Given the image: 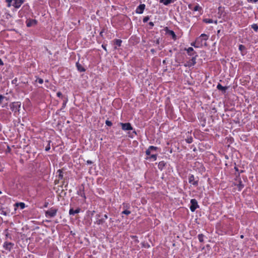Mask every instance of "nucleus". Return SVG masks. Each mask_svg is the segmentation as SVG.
Instances as JSON below:
<instances>
[{
    "mask_svg": "<svg viewBox=\"0 0 258 258\" xmlns=\"http://www.w3.org/2000/svg\"><path fill=\"white\" fill-rule=\"evenodd\" d=\"M92 162L91 160H87V164H92Z\"/></svg>",
    "mask_w": 258,
    "mask_h": 258,
    "instance_id": "obj_43",
    "label": "nucleus"
},
{
    "mask_svg": "<svg viewBox=\"0 0 258 258\" xmlns=\"http://www.w3.org/2000/svg\"><path fill=\"white\" fill-rule=\"evenodd\" d=\"M6 2L8 3V7H10L12 6V2H13V0H6Z\"/></svg>",
    "mask_w": 258,
    "mask_h": 258,
    "instance_id": "obj_28",
    "label": "nucleus"
},
{
    "mask_svg": "<svg viewBox=\"0 0 258 258\" xmlns=\"http://www.w3.org/2000/svg\"><path fill=\"white\" fill-rule=\"evenodd\" d=\"M14 245V244L12 242H5L4 243L3 247L5 249L10 251L13 248Z\"/></svg>",
    "mask_w": 258,
    "mask_h": 258,
    "instance_id": "obj_8",
    "label": "nucleus"
},
{
    "mask_svg": "<svg viewBox=\"0 0 258 258\" xmlns=\"http://www.w3.org/2000/svg\"><path fill=\"white\" fill-rule=\"evenodd\" d=\"M5 98V97L2 95H0V104H1L4 100V99Z\"/></svg>",
    "mask_w": 258,
    "mask_h": 258,
    "instance_id": "obj_32",
    "label": "nucleus"
},
{
    "mask_svg": "<svg viewBox=\"0 0 258 258\" xmlns=\"http://www.w3.org/2000/svg\"><path fill=\"white\" fill-rule=\"evenodd\" d=\"M56 95H57V96L58 97H60L62 96V94H61V93L60 92H58L56 93Z\"/></svg>",
    "mask_w": 258,
    "mask_h": 258,
    "instance_id": "obj_40",
    "label": "nucleus"
},
{
    "mask_svg": "<svg viewBox=\"0 0 258 258\" xmlns=\"http://www.w3.org/2000/svg\"><path fill=\"white\" fill-rule=\"evenodd\" d=\"M76 67L78 70L80 72H83L85 71V69L82 67V66L79 62L76 63Z\"/></svg>",
    "mask_w": 258,
    "mask_h": 258,
    "instance_id": "obj_15",
    "label": "nucleus"
},
{
    "mask_svg": "<svg viewBox=\"0 0 258 258\" xmlns=\"http://www.w3.org/2000/svg\"><path fill=\"white\" fill-rule=\"evenodd\" d=\"M107 218H108V216H107V215L105 214V215H104V218L103 219H104V220L105 219H107Z\"/></svg>",
    "mask_w": 258,
    "mask_h": 258,
    "instance_id": "obj_48",
    "label": "nucleus"
},
{
    "mask_svg": "<svg viewBox=\"0 0 258 258\" xmlns=\"http://www.w3.org/2000/svg\"><path fill=\"white\" fill-rule=\"evenodd\" d=\"M0 214L4 216H7V213L4 210L3 208H0Z\"/></svg>",
    "mask_w": 258,
    "mask_h": 258,
    "instance_id": "obj_25",
    "label": "nucleus"
},
{
    "mask_svg": "<svg viewBox=\"0 0 258 258\" xmlns=\"http://www.w3.org/2000/svg\"><path fill=\"white\" fill-rule=\"evenodd\" d=\"M120 125L121 126V128L124 131H131L133 130V127L131 125V124L129 122L128 123H120Z\"/></svg>",
    "mask_w": 258,
    "mask_h": 258,
    "instance_id": "obj_6",
    "label": "nucleus"
},
{
    "mask_svg": "<svg viewBox=\"0 0 258 258\" xmlns=\"http://www.w3.org/2000/svg\"><path fill=\"white\" fill-rule=\"evenodd\" d=\"M190 204V210L191 212H194L199 207L197 201L195 199H191Z\"/></svg>",
    "mask_w": 258,
    "mask_h": 258,
    "instance_id": "obj_5",
    "label": "nucleus"
},
{
    "mask_svg": "<svg viewBox=\"0 0 258 258\" xmlns=\"http://www.w3.org/2000/svg\"><path fill=\"white\" fill-rule=\"evenodd\" d=\"M251 28L255 31H257L258 30V25L256 24H253L251 25Z\"/></svg>",
    "mask_w": 258,
    "mask_h": 258,
    "instance_id": "obj_24",
    "label": "nucleus"
},
{
    "mask_svg": "<svg viewBox=\"0 0 258 258\" xmlns=\"http://www.w3.org/2000/svg\"><path fill=\"white\" fill-rule=\"evenodd\" d=\"M188 181L189 183L195 186L198 185V179H196L195 176L192 174L189 176Z\"/></svg>",
    "mask_w": 258,
    "mask_h": 258,
    "instance_id": "obj_7",
    "label": "nucleus"
},
{
    "mask_svg": "<svg viewBox=\"0 0 258 258\" xmlns=\"http://www.w3.org/2000/svg\"><path fill=\"white\" fill-rule=\"evenodd\" d=\"M247 1L250 3H256L257 2L258 0H247Z\"/></svg>",
    "mask_w": 258,
    "mask_h": 258,
    "instance_id": "obj_39",
    "label": "nucleus"
},
{
    "mask_svg": "<svg viewBox=\"0 0 258 258\" xmlns=\"http://www.w3.org/2000/svg\"><path fill=\"white\" fill-rule=\"evenodd\" d=\"M122 214L127 215H129L130 214H131V211L125 210L122 212Z\"/></svg>",
    "mask_w": 258,
    "mask_h": 258,
    "instance_id": "obj_29",
    "label": "nucleus"
},
{
    "mask_svg": "<svg viewBox=\"0 0 258 258\" xmlns=\"http://www.w3.org/2000/svg\"><path fill=\"white\" fill-rule=\"evenodd\" d=\"M238 190H241L244 187V184L241 180L239 181L238 183L236 184Z\"/></svg>",
    "mask_w": 258,
    "mask_h": 258,
    "instance_id": "obj_18",
    "label": "nucleus"
},
{
    "mask_svg": "<svg viewBox=\"0 0 258 258\" xmlns=\"http://www.w3.org/2000/svg\"><path fill=\"white\" fill-rule=\"evenodd\" d=\"M245 49V46L243 45H239V49L241 51H242L243 49Z\"/></svg>",
    "mask_w": 258,
    "mask_h": 258,
    "instance_id": "obj_33",
    "label": "nucleus"
},
{
    "mask_svg": "<svg viewBox=\"0 0 258 258\" xmlns=\"http://www.w3.org/2000/svg\"><path fill=\"white\" fill-rule=\"evenodd\" d=\"M36 20H32V21L29 22L28 23H27V26L28 27H30L31 26H32L33 25V24H36Z\"/></svg>",
    "mask_w": 258,
    "mask_h": 258,
    "instance_id": "obj_23",
    "label": "nucleus"
},
{
    "mask_svg": "<svg viewBox=\"0 0 258 258\" xmlns=\"http://www.w3.org/2000/svg\"><path fill=\"white\" fill-rule=\"evenodd\" d=\"M37 81L40 84H42L43 82V80L42 79L38 78L37 80Z\"/></svg>",
    "mask_w": 258,
    "mask_h": 258,
    "instance_id": "obj_36",
    "label": "nucleus"
},
{
    "mask_svg": "<svg viewBox=\"0 0 258 258\" xmlns=\"http://www.w3.org/2000/svg\"><path fill=\"white\" fill-rule=\"evenodd\" d=\"M15 206L16 207H19L21 208V209H23L25 208V204L24 203H17L15 204Z\"/></svg>",
    "mask_w": 258,
    "mask_h": 258,
    "instance_id": "obj_16",
    "label": "nucleus"
},
{
    "mask_svg": "<svg viewBox=\"0 0 258 258\" xmlns=\"http://www.w3.org/2000/svg\"><path fill=\"white\" fill-rule=\"evenodd\" d=\"M187 53L189 55H194L196 54V52L194 51V50L192 47H188L186 49Z\"/></svg>",
    "mask_w": 258,
    "mask_h": 258,
    "instance_id": "obj_14",
    "label": "nucleus"
},
{
    "mask_svg": "<svg viewBox=\"0 0 258 258\" xmlns=\"http://www.w3.org/2000/svg\"><path fill=\"white\" fill-rule=\"evenodd\" d=\"M81 209L80 208H77L76 210H74L73 208L70 209L69 214L71 215H74L76 214H78L80 213Z\"/></svg>",
    "mask_w": 258,
    "mask_h": 258,
    "instance_id": "obj_13",
    "label": "nucleus"
},
{
    "mask_svg": "<svg viewBox=\"0 0 258 258\" xmlns=\"http://www.w3.org/2000/svg\"><path fill=\"white\" fill-rule=\"evenodd\" d=\"M58 172H59L58 178L61 179L63 177L62 172L60 169L58 170Z\"/></svg>",
    "mask_w": 258,
    "mask_h": 258,
    "instance_id": "obj_27",
    "label": "nucleus"
},
{
    "mask_svg": "<svg viewBox=\"0 0 258 258\" xmlns=\"http://www.w3.org/2000/svg\"><path fill=\"white\" fill-rule=\"evenodd\" d=\"M201 9V8L198 5H197L194 8L193 10L194 11H198Z\"/></svg>",
    "mask_w": 258,
    "mask_h": 258,
    "instance_id": "obj_26",
    "label": "nucleus"
},
{
    "mask_svg": "<svg viewBox=\"0 0 258 258\" xmlns=\"http://www.w3.org/2000/svg\"><path fill=\"white\" fill-rule=\"evenodd\" d=\"M150 158L153 159L154 160H156L157 158V155L156 154H153L151 155Z\"/></svg>",
    "mask_w": 258,
    "mask_h": 258,
    "instance_id": "obj_34",
    "label": "nucleus"
},
{
    "mask_svg": "<svg viewBox=\"0 0 258 258\" xmlns=\"http://www.w3.org/2000/svg\"><path fill=\"white\" fill-rule=\"evenodd\" d=\"M149 24L152 27L154 26V23L152 22H149Z\"/></svg>",
    "mask_w": 258,
    "mask_h": 258,
    "instance_id": "obj_47",
    "label": "nucleus"
},
{
    "mask_svg": "<svg viewBox=\"0 0 258 258\" xmlns=\"http://www.w3.org/2000/svg\"><path fill=\"white\" fill-rule=\"evenodd\" d=\"M166 32L168 34H169L170 35H171L172 36V38L173 39H174V40H176V35H175L174 31L172 30H168L167 29V27H166Z\"/></svg>",
    "mask_w": 258,
    "mask_h": 258,
    "instance_id": "obj_12",
    "label": "nucleus"
},
{
    "mask_svg": "<svg viewBox=\"0 0 258 258\" xmlns=\"http://www.w3.org/2000/svg\"><path fill=\"white\" fill-rule=\"evenodd\" d=\"M159 43H160L159 39H157L156 40V44H158H158H159Z\"/></svg>",
    "mask_w": 258,
    "mask_h": 258,
    "instance_id": "obj_44",
    "label": "nucleus"
},
{
    "mask_svg": "<svg viewBox=\"0 0 258 258\" xmlns=\"http://www.w3.org/2000/svg\"><path fill=\"white\" fill-rule=\"evenodd\" d=\"M122 41L120 39H115V44L118 46H120L121 45Z\"/></svg>",
    "mask_w": 258,
    "mask_h": 258,
    "instance_id": "obj_22",
    "label": "nucleus"
},
{
    "mask_svg": "<svg viewBox=\"0 0 258 258\" xmlns=\"http://www.w3.org/2000/svg\"><path fill=\"white\" fill-rule=\"evenodd\" d=\"M20 105L21 104L19 102H13L10 105V108L13 111L16 112L19 111Z\"/></svg>",
    "mask_w": 258,
    "mask_h": 258,
    "instance_id": "obj_4",
    "label": "nucleus"
},
{
    "mask_svg": "<svg viewBox=\"0 0 258 258\" xmlns=\"http://www.w3.org/2000/svg\"><path fill=\"white\" fill-rule=\"evenodd\" d=\"M151 151L148 149L146 151V153L147 155L150 156L151 155Z\"/></svg>",
    "mask_w": 258,
    "mask_h": 258,
    "instance_id": "obj_37",
    "label": "nucleus"
},
{
    "mask_svg": "<svg viewBox=\"0 0 258 258\" xmlns=\"http://www.w3.org/2000/svg\"><path fill=\"white\" fill-rule=\"evenodd\" d=\"M217 88L219 90L222 91L223 92H225L227 89V87H223L220 84H218L217 85Z\"/></svg>",
    "mask_w": 258,
    "mask_h": 258,
    "instance_id": "obj_17",
    "label": "nucleus"
},
{
    "mask_svg": "<svg viewBox=\"0 0 258 258\" xmlns=\"http://www.w3.org/2000/svg\"><path fill=\"white\" fill-rule=\"evenodd\" d=\"M186 142L188 143H191L192 142V138H189L186 140Z\"/></svg>",
    "mask_w": 258,
    "mask_h": 258,
    "instance_id": "obj_38",
    "label": "nucleus"
},
{
    "mask_svg": "<svg viewBox=\"0 0 258 258\" xmlns=\"http://www.w3.org/2000/svg\"><path fill=\"white\" fill-rule=\"evenodd\" d=\"M198 56L197 54H195V56H194L191 59L189 60L186 61L184 66L186 67H191L193 66H194L196 63V58Z\"/></svg>",
    "mask_w": 258,
    "mask_h": 258,
    "instance_id": "obj_3",
    "label": "nucleus"
},
{
    "mask_svg": "<svg viewBox=\"0 0 258 258\" xmlns=\"http://www.w3.org/2000/svg\"><path fill=\"white\" fill-rule=\"evenodd\" d=\"M104 222V219H101L97 220L95 223L98 225H100L103 224Z\"/></svg>",
    "mask_w": 258,
    "mask_h": 258,
    "instance_id": "obj_20",
    "label": "nucleus"
},
{
    "mask_svg": "<svg viewBox=\"0 0 258 258\" xmlns=\"http://www.w3.org/2000/svg\"><path fill=\"white\" fill-rule=\"evenodd\" d=\"M234 169L235 170V171H238V168H237L236 166H235V167H234Z\"/></svg>",
    "mask_w": 258,
    "mask_h": 258,
    "instance_id": "obj_50",
    "label": "nucleus"
},
{
    "mask_svg": "<svg viewBox=\"0 0 258 258\" xmlns=\"http://www.w3.org/2000/svg\"><path fill=\"white\" fill-rule=\"evenodd\" d=\"M102 47H103V48L106 51V45H104V44H102Z\"/></svg>",
    "mask_w": 258,
    "mask_h": 258,
    "instance_id": "obj_42",
    "label": "nucleus"
},
{
    "mask_svg": "<svg viewBox=\"0 0 258 258\" xmlns=\"http://www.w3.org/2000/svg\"><path fill=\"white\" fill-rule=\"evenodd\" d=\"M102 33H103V31H101V32L100 33V34L101 35H102Z\"/></svg>",
    "mask_w": 258,
    "mask_h": 258,
    "instance_id": "obj_54",
    "label": "nucleus"
},
{
    "mask_svg": "<svg viewBox=\"0 0 258 258\" xmlns=\"http://www.w3.org/2000/svg\"><path fill=\"white\" fill-rule=\"evenodd\" d=\"M23 3V0H13L12 6L15 8L18 9L21 7Z\"/></svg>",
    "mask_w": 258,
    "mask_h": 258,
    "instance_id": "obj_9",
    "label": "nucleus"
},
{
    "mask_svg": "<svg viewBox=\"0 0 258 258\" xmlns=\"http://www.w3.org/2000/svg\"><path fill=\"white\" fill-rule=\"evenodd\" d=\"M145 8V5L144 4H141L137 8L136 12L138 14H141L143 13Z\"/></svg>",
    "mask_w": 258,
    "mask_h": 258,
    "instance_id": "obj_10",
    "label": "nucleus"
},
{
    "mask_svg": "<svg viewBox=\"0 0 258 258\" xmlns=\"http://www.w3.org/2000/svg\"><path fill=\"white\" fill-rule=\"evenodd\" d=\"M191 45L192 46H194V47H197V46H196L197 44H196V43H195V42L192 43L191 44Z\"/></svg>",
    "mask_w": 258,
    "mask_h": 258,
    "instance_id": "obj_45",
    "label": "nucleus"
},
{
    "mask_svg": "<svg viewBox=\"0 0 258 258\" xmlns=\"http://www.w3.org/2000/svg\"><path fill=\"white\" fill-rule=\"evenodd\" d=\"M105 124H106L107 126H111V125H112V122H111L110 121L108 120H106V121H105Z\"/></svg>",
    "mask_w": 258,
    "mask_h": 258,
    "instance_id": "obj_31",
    "label": "nucleus"
},
{
    "mask_svg": "<svg viewBox=\"0 0 258 258\" xmlns=\"http://www.w3.org/2000/svg\"><path fill=\"white\" fill-rule=\"evenodd\" d=\"M77 194L82 197L84 200L86 199V198L84 192V187H80L79 189L77 191Z\"/></svg>",
    "mask_w": 258,
    "mask_h": 258,
    "instance_id": "obj_11",
    "label": "nucleus"
},
{
    "mask_svg": "<svg viewBox=\"0 0 258 258\" xmlns=\"http://www.w3.org/2000/svg\"><path fill=\"white\" fill-rule=\"evenodd\" d=\"M57 211V209L51 208L45 212V217L49 218H53L56 216Z\"/></svg>",
    "mask_w": 258,
    "mask_h": 258,
    "instance_id": "obj_2",
    "label": "nucleus"
},
{
    "mask_svg": "<svg viewBox=\"0 0 258 258\" xmlns=\"http://www.w3.org/2000/svg\"><path fill=\"white\" fill-rule=\"evenodd\" d=\"M2 193V192L0 191V194Z\"/></svg>",
    "mask_w": 258,
    "mask_h": 258,
    "instance_id": "obj_55",
    "label": "nucleus"
},
{
    "mask_svg": "<svg viewBox=\"0 0 258 258\" xmlns=\"http://www.w3.org/2000/svg\"><path fill=\"white\" fill-rule=\"evenodd\" d=\"M188 8H189V9H191V5H188Z\"/></svg>",
    "mask_w": 258,
    "mask_h": 258,
    "instance_id": "obj_51",
    "label": "nucleus"
},
{
    "mask_svg": "<svg viewBox=\"0 0 258 258\" xmlns=\"http://www.w3.org/2000/svg\"><path fill=\"white\" fill-rule=\"evenodd\" d=\"M149 20V17L148 16L145 17L143 19V22L144 23L147 22Z\"/></svg>",
    "mask_w": 258,
    "mask_h": 258,
    "instance_id": "obj_35",
    "label": "nucleus"
},
{
    "mask_svg": "<svg viewBox=\"0 0 258 258\" xmlns=\"http://www.w3.org/2000/svg\"><path fill=\"white\" fill-rule=\"evenodd\" d=\"M151 51L152 53H154L155 51V49H151Z\"/></svg>",
    "mask_w": 258,
    "mask_h": 258,
    "instance_id": "obj_49",
    "label": "nucleus"
},
{
    "mask_svg": "<svg viewBox=\"0 0 258 258\" xmlns=\"http://www.w3.org/2000/svg\"><path fill=\"white\" fill-rule=\"evenodd\" d=\"M199 240L201 242H203L204 241V238L205 236L203 234H200L198 236Z\"/></svg>",
    "mask_w": 258,
    "mask_h": 258,
    "instance_id": "obj_19",
    "label": "nucleus"
},
{
    "mask_svg": "<svg viewBox=\"0 0 258 258\" xmlns=\"http://www.w3.org/2000/svg\"><path fill=\"white\" fill-rule=\"evenodd\" d=\"M188 8H189V9H191V5H188Z\"/></svg>",
    "mask_w": 258,
    "mask_h": 258,
    "instance_id": "obj_52",
    "label": "nucleus"
},
{
    "mask_svg": "<svg viewBox=\"0 0 258 258\" xmlns=\"http://www.w3.org/2000/svg\"><path fill=\"white\" fill-rule=\"evenodd\" d=\"M240 237H241V238H243V235H241L240 236Z\"/></svg>",
    "mask_w": 258,
    "mask_h": 258,
    "instance_id": "obj_53",
    "label": "nucleus"
},
{
    "mask_svg": "<svg viewBox=\"0 0 258 258\" xmlns=\"http://www.w3.org/2000/svg\"><path fill=\"white\" fill-rule=\"evenodd\" d=\"M0 65L1 66H3L4 65L3 61H2V60L1 58H0Z\"/></svg>",
    "mask_w": 258,
    "mask_h": 258,
    "instance_id": "obj_46",
    "label": "nucleus"
},
{
    "mask_svg": "<svg viewBox=\"0 0 258 258\" xmlns=\"http://www.w3.org/2000/svg\"><path fill=\"white\" fill-rule=\"evenodd\" d=\"M157 149V147L153 146H150L148 148V149H149V150H151V151H153V150H156Z\"/></svg>",
    "mask_w": 258,
    "mask_h": 258,
    "instance_id": "obj_30",
    "label": "nucleus"
},
{
    "mask_svg": "<svg viewBox=\"0 0 258 258\" xmlns=\"http://www.w3.org/2000/svg\"><path fill=\"white\" fill-rule=\"evenodd\" d=\"M50 146L48 145L46 148H45V151H48L50 149Z\"/></svg>",
    "mask_w": 258,
    "mask_h": 258,
    "instance_id": "obj_41",
    "label": "nucleus"
},
{
    "mask_svg": "<svg viewBox=\"0 0 258 258\" xmlns=\"http://www.w3.org/2000/svg\"><path fill=\"white\" fill-rule=\"evenodd\" d=\"M209 36L205 34H202L199 37H198L195 41L197 47L200 48L203 46H207V44L206 41L208 39Z\"/></svg>",
    "mask_w": 258,
    "mask_h": 258,
    "instance_id": "obj_1",
    "label": "nucleus"
},
{
    "mask_svg": "<svg viewBox=\"0 0 258 258\" xmlns=\"http://www.w3.org/2000/svg\"><path fill=\"white\" fill-rule=\"evenodd\" d=\"M203 21L206 23H212L213 22V20L211 19H204Z\"/></svg>",
    "mask_w": 258,
    "mask_h": 258,
    "instance_id": "obj_21",
    "label": "nucleus"
}]
</instances>
